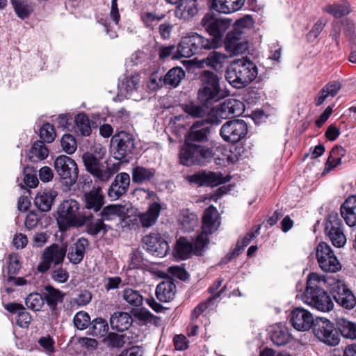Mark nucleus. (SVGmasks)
<instances>
[{
	"label": "nucleus",
	"instance_id": "bf43d9fd",
	"mask_svg": "<svg viewBox=\"0 0 356 356\" xmlns=\"http://www.w3.org/2000/svg\"><path fill=\"white\" fill-rule=\"evenodd\" d=\"M182 108L186 113L194 118H202L205 114L203 108L194 103L183 104Z\"/></svg>",
	"mask_w": 356,
	"mask_h": 356
},
{
	"label": "nucleus",
	"instance_id": "79ce46f5",
	"mask_svg": "<svg viewBox=\"0 0 356 356\" xmlns=\"http://www.w3.org/2000/svg\"><path fill=\"white\" fill-rule=\"evenodd\" d=\"M323 10L336 18H339L349 14L350 8L348 3L341 1L334 4H327L323 8Z\"/></svg>",
	"mask_w": 356,
	"mask_h": 356
},
{
	"label": "nucleus",
	"instance_id": "7ed1b4c3",
	"mask_svg": "<svg viewBox=\"0 0 356 356\" xmlns=\"http://www.w3.org/2000/svg\"><path fill=\"white\" fill-rule=\"evenodd\" d=\"M255 65L250 60L239 59L234 61L226 71V79L234 88H242L257 76Z\"/></svg>",
	"mask_w": 356,
	"mask_h": 356
},
{
	"label": "nucleus",
	"instance_id": "4c0bfd02",
	"mask_svg": "<svg viewBox=\"0 0 356 356\" xmlns=\"http://www.w3.org/2000/svg\"><path fill=\"white\" fill-rule=\"evenodd\" d=\"M337 327L341 334L346 339H356V323L345 318H337Z\"/></svg>",
	"mask_w": 356,
	"mask_h": 356
},
{
	"label": "nucleus",
	"instance_id": "e433bc0d",
	"mask_svg": "<svg viewBox=\"0 0 356 356\" xmlns=\"http://www.w3.org/2000/svg\"><path fill=\"white\" fill-rule=\"evenodd\" d=\"M177 4L175 13L179 19H188L197 13L195 1L193 0H183Z\"/></svg>",
	"mask_w": 356,
	"mask_h": 356
},
{
	"label": "nucleus",
	"instance_id": "473e14b6",
	"mask_svg": "<svg viewBox=\"0 0 356 356\" xmlns=\"http://www.w3.org/2000/svg\"><path fill=\"white\" fill-rule=\"evenodd\" d=\"M270 339L275 345L278 346L287 343L289 340V334L285 325L277 323L271 326Z\"/></svg>",
	"mask_w": 356,
	"mask_h": 356
},
{
	"label": "nucleus",
	"instance_id": "ddd939ff",
	"mask_svg": "<svg viewBox=\"0 0 356 356\" xmlns=\"http://www.w3.org/2000/svg\"><path fill=\"white\" fill-rule=\"evenodd\" d=\"M248 132L247 124L242 120L226 122L220 130L222 138L228 143H236L243 140Z\"/></svg>",
	"mask_w": 356,
	"mask_h": 356
},
{
	"label": "nucleus",
	"instance_id": "a211bd4d",
	"mask_svg": "<svg viewBox=\"0 0 356 356\" xmlns=\"http://www.w3.org/2000/svg\"><path fill=\"white\" fill-rule=\"evenodd\" d=\"M111 143L120 158L129 155L135 148L133 136L126 131H120L114 135L111 139Z\"/></svg>",
	"mask_w": 356,
	"mask_h": 356
},
{
	"label": "nucleus",
	"instance_id": "cd10ccee",
	"mask_svg": "<svg viewBox=\"0 0 356 356\" xmlns=\"http://www.w3.org/2000/svg\"><path fill=\"white\" fill-rule=\"evenodd\" d=\"M227 58V56L218 51H212L208 56L198 62L199 67L204 66L213 68L215 70L222 69Z\"/></svg>",
	"mask_w": 356,
	"mask_h": 356
},
{
	"label": "nucleus",
	"instance_id": "f257e3e1",
	"mask_svg": "<svg viewBox=\"0 0 356 356\" xmlns=\"http://www.w3.org/2000/svg\"><path fill=\"white\" fill-rule=\"evenodd\" d=\"M327 280L325 276L311 273L307 277V287L301 296L302 300L307 305L323 312H330L334 304L330 296L323 289Z\"/></svg>",
	"mask_w": 356,
	"mask_h": 356
},
{
	"label": "nucleus",
	"instance_id": "2eb2a0df",
	"mask_svg": "<svg viewBox=\"0 0 356 356\" xmlns=\"http://www.w3.org/2000/svg\"><path fill=\"white\" fill-rule=\"evenodd\" d=\"M244 111V105L242 102L236 99H228L211 111V115L216 118L211 119L214 123H219L220 120L227 119L232 116H238Z\"/></svg>",
	"mask_w": 356,
	"mask_h": 356
},
{
	"label": "nucleus",
	"instance_id": "4d7b16f0",
	"mask_svg": "<svg viewBox=\"0 0 356 356\" xmlns=\"http://www.w3.org/2000/svg\"><path fill=\"white\" fill-rule=\"evenodd\" d=\"M60 143L63 150L68 154H73L77 147L75 138L70 134H65L61 138Z\"/></svg>",
	"mask_w": 356,
	"mask_h": 356
},
{
	"label": "nucleus",
	"instance_id": "13d9d810",
	"mask_svg": "<svg viewBox=\"0 0 356 356\" xmlns=\"http://www.w3.org/2000/svg\"><path fill=\"white\" fill-rule=\"evenodd\" d=\"M56 132L54 127L49 123L42 125L40 129V137L47 143H51L56 138Z\"/></svg>",
	"mask_w": 356,
	"mask_h": 356
},
{
	"label": "nucleus",
	"instance_id": "864d4df0",
	"mask_svg": "<svg viewBox=\"0 0 356 356\" xmlns=\"http://www.w3.org/2000/svg\"><path fill=\"white\" fill-rule=\"evenodd\" d=\"M73 323L78 330H86L91 323L90 316L86 312L80 311L74 315Z\"/></svg>",
	"mask_w": 356,
	"mask_h": 356
},
{
	"label": "nucleus",
	"instance_id": "5701e85b",
	"mask_svg": "<svg viewBox=\"0 0 356 356\" xmlns=\"http://www.w3.org/2000/svg\"><path fill=\"white\" fill-rule=\"evenodd\" d=\"M209 133L210 129L205 126V122L197 121L191 126L185 140L192 143L193 142H204L207 140V136Z\"/></svg>",
	"mask_w": 356,
	"mask_h": 356
},
{
	"label": "nucleus",
	"instance_id": "20e7f679",
	"mask_svg": "<svg viewBox=\"0 0 356 356\" xmlns=\"http://www.w3.org/2000/svg\"><path fill=\"white\" fill-rule=\"evenodd\" d=\"M57 222L62 230L69 227L79 226L85 221L84 216L79 211V204L73 199L63 201L57 210Z\"/></svg>",
	"mask_w": 356,
	"mask_h": 356
},
{
	"label": "nucleus",
	"instance_id": "a18cd8bd",
	"mask_svg": "<svg viewBox=\"0 0 356 356\" xmlns=\"http://www.w3.org/2000/svg\"><path fill=\"white\" fill-rule=\"evenodd\" d=\"M346 149L340 145L334 146L330 151V156L326 163V168L331 170L341 163L342 158L346 155Z\"/></svg>",
	"mask_w": 356,
	"mask_h": 356
},
{
	"label": "nucleus",
	"instance_id": "b1692460",
	"mask_svg": "<svg viewBox=\"0 0 356 356\" xmlns=\"http://www.w3.org/2000/svg\"><path fill=\"white\" fill-rule=\"evenodd\" d=\"M88 245L86 239L81 238L73 243L68 249L67 258L72 264H79L83 259L86 249Z\"/></svg>",
	"mask_w": 356,
	"mask_h": 356
},
{
	"label": "nucleus",
	"instance_id": "9b49d317",
	"mask_svg": "<svg viewBox=\"0 0 356 356\" xmlns=\"http://www.w3.org/2000/svg\"><path fill=\"white\" fill-rule=\"evenodd\" d=\"M313 332L320 341L329 346H335L340 342L337 332L328 319L323 318L316 319L314 324Z\"/></svg>",
	"mask_w": 356,
	"mask_h": 356
},
{
	"label": "nucleus",
	"instance_id": "6ab92c4d",
	"mask_svg": "<svg viewBox=\"0 0 356 356\" xmlns=\"http://www.w3.org/2000/svg\"><path fill=\"white\" fill-rule=\"evenodd\" d=\"M290 322L298 331L309 330L314 324L313 315L302 307H296L290 314Z\"/></svg>",
	"mask_w": 356,
	"mask_h": 356
},
{
	"label": "nucleus",
	"instance_id": "e2e57ef3",
	"mask_svg": "<svg viewBox=\"0 0 356 356\" xmlns=\"http://www.w3.org/2000/svg\"><path fill=\"white\" fill-rule=\"evenodd\" d=\"M249 45L247 41L242 40L239 43L236 44L234 46L232 43L228 44V49L227 51L233 55L243 54L247 51Z\"/></svg>",
	"mask_w": 356,
	"mask_h": 356
},
{
	"label": "nucleus",
	"instance_id": "a19ab883",
	"mask_svg": "<svg viewBox=\"0 0 356 356\" xmlns=\"http://www.w3.org/2000/svg\"><path fill=\"white\" fill-rule=\"evenodd\" d=\"M122 297L123 300L133 308L141 306L143 302V298L140 292L129 287L122 290Z\"/></svg>",
	"mask_w": 356,
	"mask_h": 356
},
{
	"label": "nucleus",
	"instance_id": "ea45409f",
	"mask_svg": "<svg viewBox=\"0 0 356 356\" xmlns=\"http://www.w3.org/2000/svg\"><path fill=\"white\" fill-rule=\"evenodd\" d=\"M191 38L190 33L181 38L180 42L177 44L176 54L173 55V59L179 58H190L193 54V48L191 47Z\"/></svg>",
	"mask_w": 356,
	"mask_h": 356
},
{
	"label": "nucleus",
	"instance_id": "5fc2aeb1",
	"mask_svg": "<svg viewBox=\"0 0 356 356\" xmlns=\"http://www.w3.org/2000/svg\"><path fill=\"white\" fill-rule=\"evenodd\" d=\"M26 307L33 311H40L44 305V297L38 293H31L25 301Z\"/></svg>",
	"mask_w": 356,
	"mask_h": 356
},
{
	"label": "nucleus",
	"instance_id": "f3484780",
	"mask_svg": "<svg viewBox=\"0 0 356 356\" xmlns=\"http://www.w3.org/2000/svg\"><path fill=\"white\" fill-rule=\"evenodd\" d=\"M143 242L147 250L159 257H165L170 249L168 242L158 233H151L145 236Z\"/></svg>",
	"mask_w": 356,
	"mask_h": 356
},
{
	"label": "nucleus",
	"instance_id": "338daca9",
	"mask_svg": "<svg viewBox=\"0 0 356 356\" xmlns=\"http://www.w3.org/2000/svg\"><path fill=\"white\" fill-rule=\"evenodd\" d=\"M114 180L118 183V185L120 186L122 190L126 193L130 184V177L129 174L125 172L118 174Z\"/></svg>",
	"mask_w": 356,
	"mask_h": 356
},
{
	"label": "nucleus",
	"instance_id": "3c124183",
	"mask_svg": "<svg viewBox=\"0 0 356 356\" xmlns=\"http://www.w3.org/2000/svg\"><path fill=\"white\" fill-rule=\"evenodd\" d=\"M76 126L82 136H88L91 134L92 129L88 116L84 113H79L75 118Z\"/></svg>",
	"mask_w": 356,
	"mask_h": 356
},
{
	"label": "nucleus",
	"instance_id": "58836bf2",
	"mask_svg": "<svg viewBox=\"0 0 356 356\" xmlns=\"http://www.w3.org/2000/svg\"><path fill=\"white\" fill-rule=\"evenodd\" d=\"M178 221L184 231L191 232L197 226L198 218L195 213L185 209L180 213Z\"/></svg>",
	"mask_w": 356,
	"mask_h": 356
},
{
	"label": "nucleus",
	"instance_id": "393cba45",
	"mask_svg": "<svg viewBox=\"0 0 356 356\" xmlns=\"http://www.w3.org/2000/svg\"><path fill=\"white\" fill-rule=\"evenodd\" d=\"M57 193L52 190L39 191L34 200L35 207L41 211L46 212L51 209Z\"/></svg>",
	"mask_w": 356,
	"mask_h": 356
},
{
	"label": "nucleus",
	"instance_id": "72a5a7b5",
	"mask_svg": "<svg viewBox=\"0 0 356 356\" xmlns=\"http://www.w3.org/2000/svg\"><path fill=\"white\" fill-rule=\"evenodd\" d=\"M341 88V84L339 81H331L327 83L318 92L315 99L316 106L321 105L327 98L333 97L337 95Z\"/></svg>",
	"mask_w": 356,
	"mask_h": 356
},
{
	"label": "nucleus",
	"instance_id": "6e6552de",
	"mask_svg": "<svg viewBox=\"0 0 356 356\" xmlns=\"http://www.w3.org/2000/svg\"><path fill=\"white\" fill-rule=\"evenodd\" d=\"M54 168L64 184L71 186L76 183L79 170L72 159L65 155L58 156L54 161Z\"/></svg>",
	"mask_w": 356,
	"mask_h": 356
},
{
	"label": "nucleus",
	"instance_id": "c03bdc74",
	"mask_svg": "<svg viewBox=\"0 0 356 356\" xmlns=\"http://www.w3.org/2000/svg\"><path fill=\"white\" fill-rule=\"evenodd\" d=\"M155 175L152 168L137 166L132 170V181L135 183H143L150 181Z\"/></svg>",
	"mask_w": 356,
	"mask_h": 356
},
{
	"label": "nucleus",
	"instance_id": "f8f14e48",
	"mask_svg": "<svg viewBox=\"0 0 356 356\" xmlns=\"http://www.w3.org/2000/svg\"><path fill=\"white\" fill-rule=\"evenodd\" d=\"M82 159L86 170L101 181L106 182L114 174L111 168L104 165L92 153L83 154Z\"/></svg>",
	"mask_w": 356,
	"mask_h": 356
},
{
	"label": "nucleus",
	"instance_id": "aec40b11",
	"mask_svg": "<svg viewBox=\"0 0 356 356\" xmlns=\"http://www.w3.org/2000/svg\"><path fill=\"white\" fill-rule=\"evenodd\" d=\"M188 182L198 186H217L225 182L222 175L214 172H200L186 177Z\"/></svg>",
	"mask_w": 356,
	"mask_h": 356
},
{
	"label": "nucleus",
	"instance_id": "2f4dec72",
	"mask_svg": "<svg viewBox=\"0 0 356 356\" xmlns=\"http://www.w3.org/2000/svg\"><path fill=\"white\" fill-rule=\"evenodd\" d=\"M176 291L175 284L169 280L163 281L156 287V298L161 302H168L174 298Z\"/></svg>",
	"mask_w": 356,
	"mask_h": 356
},
{
	"label": "nucleus",
	"instance_id": "09e8293b",
	"mask_svg": "<svg viewBox=\"0 0 356 356\" xmlns=\"http://www.w3.org/2000/svg\"><path fill=\"white\" fill-rule=\"evenodd\" d=\"M140 82L139 75L135 74L126 77L120 85L121 91L126 92L127 95H131L138 88Z\"/></svg>",
	"mask_w": 356,
	"mask_h": 356
},
{
	"label": "nucleus",
	"instance_id": "412c9836",
	"mask_svg": "<svg viewBox=\"0 0 356 356\" xmlns=\"http://www.w3.org/2000/svg\"><path fill=\"white\" fill-rule=\"evenodd\" d=\"M211 9L223 14H230L239 10L245 0H208Z\"/></svg>",
	"mask_w": 356,
	"mask_h": 356
},
{
	"label": "nucleus",
	"instance_id": "052dcab7",
	"mask_svg": "<svg viewBox=\"0 0 356 356\" xmlns=\"http://www.w3.org/2000/svg\"><path fill=\"white\" fill-rule=\"evenodd\" d=\"M21 268L19 263V257L17 254L13 253L9 256V263L8 266V273L9 279L12 278L13 275H16Z\"/></svg>",
	"mask_w": 356,
	"mask_h": 356
},
{
	"label": "nucleus",
	"instance_id": "a878e982",
	"mask_svg": "<svg viewBox=\"0 0 356 356\" xmlns=\"http://www.w3.org/2000/svg\"><path fill=\"white\" fill-rule=\"evenodd\" d=\"M203 248L198 249L196 248V241L194 245L185 238H180L176 245L175 256L180 259H186L191 254L194 252L196 254H200Z\"/></svg>",
	"mask_w": 356,
	"mask_h": 356
},
{
	"label": "nucleus",
	"instance_id": "603ef678",
	"mask_svg": "<svg viewBox=\"0 0 356 356\" xmlns=\"http://www.w3.org/2000/svg\"><path fill=\"white\" fill-rule=\"evenodd\" d=\"M16 14L21 19L27 18L32 12L31 5L23 0H11Z\"/></svg>",
	"mask_w": 356,
	"mask_h": 356
},
{
	"label": "nucleus",
	"instance_id": "774afa93",
	"mask_svg": "<svg viewBox=\"0 0 356 356\" xmlns=\"http://www.w3.org/2000/svg\"><path fill=\"white\" fill-rule=\"evenodd\" d=\"M125 192L122 190L120 186L118 185V183L114 180L110 186L108 195L112 200H118L120 197H121Z\"/></svg>",
	"mask_w": 356,
	"mask_h": 356
},
{
	"label": "nucleus",
	"instance_id": "680f3d73",
	"mask_svg": "<svg viewBox=\"0 0 356 356\" xmlns=\"http://www.w3.org/2000/svg\"><path fill=\"white\" fill-rule=\"evenodd\" d=\"M87 231L93 236L99 234H104L107 231V226L103 222L102 220H98L90 223L87 227Z\"/></svg>",
	"mask_w": 356,
	"mask_h": 356
},
{
	"label": "nucleus",
	"instance_id": "0e129e2a",
	"mask_svg": "<svg viewBox=\"0 0 356 356\" xmlns=\"http://www.w3.org/2000/svg\"><path fill=\"white\" fill-rule=\"evenodd\" d=\"M242 33L241 32H236L234 30H232V31H229L225 38V49H228V44L229 43H232L233 46H234L236 44L239 43L243 40L241 38Z\"/></svg>",
	"mask_w": 356,
	"mask_h": 356
},
{
	"label": "nucleus",
	"instance_id": "f704fd0d",
	"mask_svg": "<svg viewBox=\"0 0 356 356\" xmlns=\"http://www.w3.org/2000/svg\"><path fill=\"white\" fill-rule=\"evenodd\" d=\"M63 298L64 293L56 289L51 286H47L45 287L44 300H46L47 304L55 314H57L56 306L58 303L62 302Z\"/></svg>",
	"mask_w": 356,
	"mask_h": 356
},
{
	"label": "nucleus",
	"instance_id": "4468645a",
	"mask_svg": "<svg viewBox=\"0 0 356 356\" xmlns=\"http://www.w3.org/2000/svg\"><path fill=\"white\" fill-rule=\"evenodd\" d=\"M343 228V225L338 213H330L325 224V232L333 245L337 248H341L346 243Z\"/></svg>",
	"mask_w": 356,
	"mask_h": 356
},
{
	"label": "nucleus",
	"instance_id": "f03ea898",
	"mask_svg": "<svg viewBox=\"0 0 356 356\" xmlns=\"http://www.w3.org/2000/svg\"><path fill=\"white\" fill-rule=\"evenodd\" d=\"M200 87L198 90L199 102L207 108L223 97L220 88V77L214 72L204 70L200 76Z\"/></svg>",
	"mask_w": 356,
	"mask_h": 356
},
{
	"label": "nucleus",
	"instance_id": "c9c22d12",
	"mask_svg": "<svg viewBox=\"0 0 356 356\" xmlns=\"http://www.w3.org/2000/svg\"><path fill=\"white\" fill-rule=\"evenodd\" d=\"M49 155V150L44 142H35L27 153V157L31 162L36 163L45 159Z\"/></svg>",
	"mask_w": 356,
	"mask_h": 356
},
{
	"label": "nucleus",
	"instance_id": "37998d69",
	"mask_svg": "<svg viewBox=\"0 0 356 356\" xmlns=\"http://www.w3.org/2000/svg\"><path fill=\"white\" fill-rule=\"evenodd\" d=\"M127 212V209L120 204H112L104 208L101 214L103 219L111 220L115 217L124 218Z\"/></svg>",
	"mask_w": 356,
	"mask_h": 356
},
{
	"label": "nucleus",
	"instance_id": "bb28decb",
	"mask_svg": "<svg viewBox=\"0 0 356 356\" xmlns=\"http://www.w3.org/2000/svg\"><path fill=\"white\" fill-rule=\"evenodd\" d=\"M67 249L63 245L53 244L47 248L42 254V259H47L57 265L63 262Z\"/></svg>",
	"mask_w": 356,
	"mask_h": 356
},
{
	"label": "nucleus",
	"instance_id": "39448f33",
	"mask_svg": "<svg viewBox=\"0 0 356 356\" xmlns=\"http://www.w3.org/2000/svg\"><path fill=\"white\" fill-rule=\"evenodd\" d=\"M213 156L212 150L204 146L194 145L185 140L179 152V159L181 164L191 165L193 164H204Z\"/></svg>",
	"mask_w": 356,
	"mask_h": 356
},
{
	"label": "nucleus",
	"instance_id": "1a4fd4ad",
	"mask_svg": "<svg viewBox=\"0 0 356 356\" xmlns=\"http://www.w3.org/2000/svg\"><path fill=\"white\" fill-rule=\"evenodd\" d=\"M330 292L334 300L342 307L351 309L356 305V298L345 282L340 280H328Z\"/></svg>",
	"mask_w": 356,
	"mask_h": 356
},
{
	"label": "nucleus",
	"instance_id": "6e6d98bb",
	"mask_svg": "<svg viewBox=\"0 0 356 356\" xmlns=\"http://www.w3.org/2000/svg\"><path fill=\"white\" fill-rule=\"evenodd\" d=\"M253 24L252 17L250 15H246L235 22L233 30L243 33L245 29H251Z\"/></svg>",
	"mask_w": 356,
	"mask_h": 356
},
{
	"label": "nucleus",
	"instance_id": "49530a36",
	"mask_svg": "<svg viewBox=\"0 0 356 356\" xmlns=\"http://www.w3.org/2000/svg\"><path fill=\"white\" fill-rule=\"evenodd\" d=\"M184 77L185 71L181 67H175L168 72L163 81L167 85L177 87Z\"/></svg>",
	"mask_w": 356,
	"mask_h": 356
},
{
	"label": "nucleus",
	"instance_id": "c85d7f7f",
	"mask_svg": "<svg viewBox=\"0 0 356 356\" xmlns=\"http://www.w3.org/2000/svg\"><path fill=\"white\" fill-rule=\"evenodd\" d=\"M85 206L88 209L95 211L100 210L103 206L104 196L100 187L95 188L85 194Z\"/></svg>",
	"mask_w": 356,
	"mask_h": 356
},
{
	"label": "nucleus",
	"instance_id": "dca6fc26",
	"mask_svg": "<svg viewBox=\"0 0 356 356\" xmlns=\"http://www.w3.org/2000/svg\"><path fill=\"white\" fill-rule=\"evenodd\" d=\"M161 210L159 202L150 204L145 212H139L129 219L131 225L137 228H149L154 225L158 220Z\"/></svg>",
	"mask_w": 356,
	"mask_h": 356
},
{
	"label": "nucleus",
	"instance_id": "423d86ee",
	"mask_svg": "<svg viewBox=\"0 0 356 356\" xmlns=\"http://www.w3.org/2000/svg\"><path fill=\"white\" fill-rule=\"evenodd\" d=\"M220 214L216 207L210 206L204 212L202 232L196 238V248H204L208 243V235L218 230L220 225Z\"/></svg>",
	"mask_w": 356,
	"mask_h": 356
},
{
	"label": "nucleus",
	"instance_id": "69168bd1",
	"mask_svg": "<svg viewBox=\"0 0 356 356\" xmlns=\"http://www.w3.org/2000/svg\"><path fill=\"white\" fill-rule=\"evenodd\" d=\"M51 277L60 283H65L69 278L67 270L63 268H58L52 271Z\"/></svg>",
	"mask_w": 356,
	"mask_h": 356
},
{
	"label": "nucleus",
	"instance_id": "c756f323",
	"mask_svg": "<svg viewBox=\"0 0 356 356\" xmlns=\"http://www.w3.org/2000/svg\"><path fill=\"white\" fill-rule=\"evenodd\" d=\"M190 34L193 55L200 53L203 49L211 50L218 48L211 39L206 38L195 32H191Z\"/></svg>",
	"mask_w": 356,
	"mask_h": 356
},
{
	"label": "nucleus",
	"instance_id": "0eeeda50",
	"mask_svg": "<svg viewBox=\"0 0 356 356\" xmlns=\"http://www.w3.org/2000/svg\"><path fill=\"white\" fill-rule=\"evenodd\" d=\"M232 20L229 18H217L213 14L205 15L201 24L206 31L212 36L211 40L219 47L222 44V39L225 32L232 25Z\"/></svg>",
	"mask_w": 356,
	"mask_h": 356
},
{
	"label": "nucleus",
	"instance_id": "7c9ffc66",
	"mask_svg": "<svg viewBox=\"0 0 356 356\" xmlns=\"http://www.w3.org/2000/svg\"><path fill=\"white\" fill-rule=\"evenodd\" d=\"M131 323V316L127 312H115L110 318L111 327L118 332H123L127 330Z\"/></svg>",
	"mask_w": 356,
	"mask_h": 356
},
{
	"label": "nucleus",
	"instance_id": "9d476101",
	"mask_svg": "<svg viewBox=\"0 0 356 356\" xmlns=\"http://www.w3.org/2000/svg\"><path fill=\"white\" fill-rule=\"evenodd\" d=\"M316 257L320 268L326 273H335L341 270V265L331 247L321 242L316 248Z\"/></svg>",
	"mask_w": 356,
	"mask_h": 356
},
{
	"label": "nucleus",
	"instance_id": "4be33fe9",
	"mask_svg": "<svg viewBox=\"0 0 356 356\" xmlns=\"http://www.w3.org/2000/svg\"><path fill=\"white\" fill-rule=\"evenodd\" d=\"M341 215L348 226L356 225V195H350L344 201L341 207Z\"/></svg>",
	"mask_w": 356,
	"mask_h": 356
},
{
	"label": "nucleus",
	"instance_id": "de8ad7c7",
	"mask_svg": "<svg viewBox=\"0 0 356 356\" xmlns=\"http://www.w3.org/2000/svg\"><path fill=\"white\" fill-rule=\"evenodd\" d=\"M91 327L89 329V334L102 337L106 335L108 331V325L106 320L102 318H97L91 321Z\"/></svg>",
	"mask_w": 356,
	"mask_h": 356
},
{
	"label": "nucleus",
	"instance_id": "8fccbe9b",
	"mask_svg": "<svg viewBox=\"0 0 356 356\" xmlns=\"http://www.w3.org/2000/svg\"><path fill=\"white\" fill-rule=\"evenodd\" d=\"M259 227L255 230H252L248 232L244 237L239 241L236 245V247L232 251L230 259L239 254V253L259 234Z\"/></svg>",
	"mask_w": 356,
	"mask_h": 356
}]
</instances>
